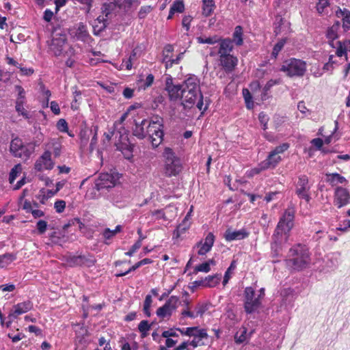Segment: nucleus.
<instances>
[{
	"label": "nucleus",
	"instance_id": "nucleus-31",
	"mask_svg": "<svg viewBox=\"0 0 350 350\" xmlns=\"http://www.w3.org/2000/svg\"><path fill=\"white\" fill-rule=\"evenodd\" d=\"M215 8L213 0H202V15L209 16L213 12Z\"/></svg>",
	"mask_w": 350,
	"mask_h": 350
},
{
	"label": "nucleus",
	"instance_id": "nucleus-41",
	"mask_svg": "<svg viewBox=\"0 0 350 350\" xmlns=\"http://www.w3.org/2000/svg\"><path fill=\"white\" fill-rule=\"evenodd\" d=\"M152 303V296L150 295H147L144 302L143 311L145 315L148 317H150L151 316L150 307Z\"/></svg>",
	"mask_w": 350,
	"mask_h": 350
},
{
	"label": "nucleus",
	"instance_id": "nucleus-53",
	"mask_svg": "<svg viewBox=\"0 0 350 350\" xmlns=\"http://www.w3.org/2000/svg\"><path fill=\"white\" fill-rule=\"evenodd\" d=\"M329 6L328 0H318L317 4V10L319 13L322 14L325 12V9Z\"/></svg>",
	"mask_w": 350,
	"mask_h": 350
},
{
	"label": "nucleus",
	"instance_id": "nucleus-56",
	"mask_svg": "<svg viewBox=\"0 0 350 350\" xmlns=\"http://www.w3.org/2000/svg\"><path fill=\"white\" fill-rule=\"evenodd\" d=\"M126 116L127 113H125L120 117V118L118 121H116L114 122L113 127L115 128L116 130L122 131L123 129H125L123 126V122L126 120Z\"/></svg>",
	"mask_w": 350,
	"mask_h": 350
},
{
	"label": "nucleus",
	"instance_id": "nucleus-13",
	"mask_svg": "<svg viewBox=\"0 0 350 350\" xmlns=\"http://www.w3.org/2000/svg\"><path fill=\"white\" fill-rule=\"evenodd\" d=\"M179 298L177 296L172 295L165 301L163 306L159 307L157 311V316L162 319H169L173 312L176 310L178 307Z\"/></svg>",
	"mask_w": 350,
	"mask_h": 350
},
{
	"label": "nucleus",
	"instance_id": "nucleus-43",
	"mask_svg": "<svg viewBox=\"0 0 350 350\" xmlns=\"http://www.w3.org/2000/svg\"><path fill=\"white\" fill-rule=\"evenodd\" d=\"M57 130L62 133H66L69 136L72 137L73 135L68 132V125L65 119H59L56 124Z\"/></svg>",
	"mask_w": 350,
	"mask_h": 350
},
{
	"label": "nucleus",
	"instance_id": "nucleus-29",
	"mask_svg": "<svg viewBox=\"0 0 350 350\" xmlns=\"http://www.w3.org/2000/svg\"><path fill=\"white\" fill-rule=\"evenodd\" d=\"M326 181L332 186H336L338 184H347V179L338 173L326 174Z\"/></svg>",
	"mask_w": 350,
	"mask_h": 350
},
{
	"label": "nucleus",
	"instance_id": "nucleus-44",
	"mask_svg": "<svg viewBox=\"0 0 350 350\" xmlns=\"http://www.w3.org/2000/svg\"><path fill=\"white\" fill-rule=\"evenodd\" d=\"M22 171V166L21 164H17L11 170L9 175V181L10 183L16 180V177Z\"/></svg>",
	"mask_w": 350,
	"mask_h": 350
},
{
	"label": "nucleus",
	"instance_id": "nucleus-1",
	"mask_svg": "<svg viewBox=\"0 0 350 350\" xmlns=\"http://www.w3.org/2000/svg\"><path fill=\"white\" fill-rule=\"evenodd\" d=\"M163 119L155 117L151 120H143L140 123H135L133 135L139 139L148 137L153 148L158 147L163 140Z\"/></svg>",
	"mask_w": 350,
	"mask_h": 350
},
{
	"label": "nucleus",
	"instance_id": "nucleus-23",
	"mask_svg": "<svg viewBox=\"0 0 350 350\" xmlns=\"http://www.w3.org/2000/svg\"><path fill=\"white\" fill-rule=\"evenodd\" d=\"M249 232L246 229L242 228L238 230H232L228 228L226 230L224 237L227 241L242 240L249 236Z\"/></svg>",
	"mask_w": 350,
	"mask_h": 350
},
{
	"label": "nucleus",
	"instance_id": "nucleus-64",
	"mask_svg": "<svg viewBox=\"0 0 350 350\" xmlns=\"http://www.w3.org/2000/svg\"><path fill=\"white\" fill-rule=\"evenodd\" d=\"M190 346L189 340L184 341L174 350H193V348L191 349L189 348Z\"/></svg>",
	"mask_w": 350,
	"mask_h": 350
},
{
	"label": "nucleus",
	"instance_id": "nucleus-2",
	"mask_svg": "<svg viewBox=\"0 0 350 350\" xmlns=\"http://www.w3.org/2000/svg\"><path fill=\"white\" fill-rule=\"evenodd\" d=\"M233 48L231 39L224 38L219 42V47L217 52L218 65L226 74L232 73L238 65L237 57L231 53Z\"/></svg>",
	"mask_w": 350,
	"mask_h": 350
},
{
	"label": "nucleus",
	"instance_id": "nucleus-9",
	"mask_svg": "<svg viewBox=\"0 0 350 350\" xmlns=\"http://www.w3.org/2000/svg\"><path fill=\"white\" fill-rule=\"evenodd\" d=\"M338 27L333 25L327 31V38L329 40V45L333 48H336V55L338 57L345 55V59L347 60V51L350 48V40H345L343 42L334 40L338 38Z\"/></svg>",
	"mask_w": 350,
	"mask_h": 350
},
{
	"label": "nucleus",
	"instance_id": "nucleus-47",
	"mask_svg": "<svg viewBox=\"0 0 350 350\" xmlns=\"http://www.w3.org/2000/svg\"><path fill=\"white\" fill-rule=\"evenodd\" d=\"M285 242L284 241H276L274 239H273V242L271 243V250L272 254L273 256H279L280 255L281 252V244Z\"/></svg>",
	"mask_w": 350,
	"mask_h": 350
},
{
	"label": "nucleus",
	"instance_id": "nucleus-60",
	"mask_svg": "<svg viewBox=\"0 0 350 350\" xmlns=\"http://www.w3.org/2000/svg\"><path fill=\"white\" fill-rule=\"evenodd\" d=\"M334 55H330L329 56V60L327 63H325L323 65V70L325 72H332V70L334 69V66L333 65L332 59H334Z\"/></svg>",
	"mask_w": 350,
	"mask_h": 350
},
{
	"label": "nucleus",
	"instance_id": "nucleus-4",
	"mask_svg": "<svg viewBox=\"0 0 350 350\" xmlns=\"http://www.w3.org/2000/svg\"><path fill=\"white\" fill-rule=\"evenodd\" d=\"M294 211L291 209H286L280 218L273 234V239L276 240V241H286L288 234L294 225Z\"/></svg>",
	"mask_w": 350,
	"mask_h": 350
},
{
	"label": "nucleus",
	"instance_id": "nucleus-63",
	"mask_svg": "<svg viewBox=\"0 0 350 350\" xmlns=\"http://www.w3.org/2000/svg\"><path fill=\"white\" fill-rule=\"evenodd\" d=\"M349 228H350V220L345 219L342 221V225H340V226L336 228V230L347 232Z\"/></svg>",
	"mask_w": 350,
	"mask_h": 350
},
{
	"label": "nucleus",
	"instance_id": "nucleus-11",
	"mask_svg": "<svg viewBox=\"0 0 350 350\" xmlns=\"http://www.w3.org/2000/svg\"><path fill=\"white\" fill-rule=\"evenodd\" d=\"M312 184L310 183L306 175H300L295 183V194L299 199L309 202L311 200L310 189Z\"/></svg>",
	"mask_w": 350,
	"mask_h": 350
},
{
	"label": "nucleus",
	"instance_id": "nucleus-12",
	"mask_svg": "<svg viewBox=\"0 0 350 350\" xmlns=\"http://www.w3.org/2000/svg\"><path fill=\"white\" fill-rule=\"evenodd\" d=\"M28 143L24 144L18 137L14 138L10 145V151L14 157L27 159L31 156V149H29Z\"/></svg>",
	"mask_w": 350,
	"mask_h": 350
},
{
	"label": "nucleus",
	"instance_id": "nucleus-25",
	"mask_svg": "<svg viewBox=\"0 0 350 350\" xmlns=\"http://www.w3.org/2000/svg\"><path fill=\"white\" fill-rule=\"evenodd\" d=\"M66 47V39L63 37H59L52 40L50 49L55 56H59L63 54Z\"/></svg>",
	"mask_w": 350,
	"mask_h": 350
},
{
	"label": "nucleus",
	"instance_id": "nucleus-59",
	"mask_svg": "<svg viewBox=\"0 0 350 350\" xmlns=\"http://www.w3.org/2000/svg\"><path fill=\"white\" fill-rule=\"evenodd\" d=\"M342 17L344 26L349 27L350 26V12L346 9L340 11Z\"/></svg>",
	"mask_w": 350,
	"mask_h": 350
},
{
	"label": "nucleus",
	"instance_id": "nucleus-21",
	"mask_svg": "<svg viewBox=\"0 0 350 350\" xmlns=\"http://www.w3.org/2000/svg\"><path fill=\"white\" fill-rule=\"evenodd\" d=\"M201 93L200 81L195 75L188 77L182 84V92Z\"/></svg>",
	"mask_w": 350,
	"mask_h": 350
},
{
	"label": "nucleus",
	"instance_id": "nucleus-19",
	"mask_svg": "<svg viewBox=\"0 0 350 350\" xmlns=\"http://www.w3.org/2000/svg\"><path fill=\"white\" fill-rule=\"evenodd\" d=\"M115 178L109 173H102L98 178L95 180L94 187L98 190L103 189H109L115 186Z\"/></svg>",
	"mask_w": 350,
	"mask_h": 350
},
{
	"label": "nucleus",
	"instance_id": "nucleus-38",
	"mask_svg": "<svg viewBox=\"0 0 350 350\" xmlns=\"http://www.w3.org/2000/svg\"><path fill=\"white\" fill-rule=\"evenodd\" d=\"M25 102L16 101L15 109L19 115L27 120H29L31 118V115L25 109Z\"/></svg>",
	"mask_w": 350,
	"mask_h": 350
},
{
	"label": "nucleus",
	"instance_id": "nucleus-8",
	"mask_svg": "<svg viewBox=\"0 0 350 350\" xmlns=\"http://www.w3.org/2000/svg\"><path fill=\"white\" fill-rule=\"evenodd\" d=\"M139 5L137 0H107L102 7V12L107 17L116 13L118 9L126 10Z\"/></svg>",
	"mask_w": 350,
	"mask_h": 350
},
{
	"label": "nucleus",
	"instance_id": "nucleus-20",
	"mask_svg": "<svg viewBox=\"0 0 350 350\" xmlns=\"http://www.w3.org/2000/svg\"><path fill=\"white\" fill-rule=\"evenodd\" d=\"M281 161V157L278 154H274L271 156V152L269 153L267 158L262 161L258 167L252 170V173L257 174L260 173L262 170H267L269 168L275 167L278 163Z\"/></svg>",
	"mask_w": 350,
	"mask_h": 350
},
{
	"label": "nucleus",
	"instance_id": "nucleus-46",
	"mask_svg": "<svg viewBox=\"0 0 350 350\" xmlns=\"http://www.w3.org/2000/svg\"><path fill=\"white\" fill-rule=\"evenodd\" d=\"M286 43V39H281L279 40L273 46L272 53H271V57L274 59H276L278 53L282 49L284 44Z\"/></svg>",
	"mask_w": 350,
	"mask_h": 350
},
{
	"label": "nucleus",
	"instance_id": "nucleus-33",
	"mask_svg": "<svg viewBox=\"0 0 350 350\" xmlns=\"http://www.w3.org/2000/svg\"><path fill=\"white\" fill-rule=\"evenodd\" d=\"M196 39L198 42L200 44H215L217 43L219 46V42L223 40L218 36H213L210 37L200 36L198 37Z\"/></svg>",
	"mask_w": 350,
	"mask_h": 350
},
{
	"label": "nucleus",
	"instance_id": "nucleus-39",
	"mask_svg": "<svg viewBox=\"0 0 350 350\" xmlns=\"http://www.w3.org/2000/svg\"><path fill=\"white\" fill-rule=\"evenodd\" d=\"M49 148L53 149L55 157H59L61 154L62 145L58 139H51L48 144Z\"/></svg>",
	"mask_w": 350,
	"mask_h": 350
},
{
	"label": "nucleus",
	"instance_id": "nucleus-34",
	"mask_svg": "<svg viewBox=\"0 0 350 350\" xmlns=\"http://www.w3.org/2000/svg\"><path fill=\"white\" fill-rule=\"evenodd\" d=\"M88 259L85 256H73L68 258L67 262L72 266H81L88 262Z\"/></svg>",
	"mask_w": 350,
	"mask_h": 350
},
{
	"label": "nucleus",
	"instance_id": "nucleus-52",
	"mask_svg": "<svg viewBox=\"0 0 350 350\" xmlns=\"http://www.w3.org/2000/svg\"><path fill=\"white\" fill-rule=\"evenodd\" d=\"M170 9H172V12L181 13L184 11L185 6L183 1H176L173 3Z\"/></svg>",
	"mask_w": 350,
	"mask_h": 350
},
{
	"label": "nucleus",
	"instance_id": "nucleus-36",
	"mask_svg": "<svg viewBox=\"0 0 350 350\" xmlns=\"http://www.w3.org/2000/svg\"><path fill=\"white\" fill-rule=\"evenodd\" d=\"M16 258V255L11 253H6L0 255V268H4L7 267Z\"/></svg>",
	"mask_w": 350,
	"mask_h": 350
},
{
	"label": "nucleus",
	"instance_id": "nucleus-3",
	"mask_svg": "<svg viewBox=\"0 0 350 350\" xmlns=\"http://www.w3.org/2000/svg\"><path fill=\"white\" fill-rule=\"evenodd\" d=\"M286 263L295 270L305 269L310 261L308 247L306 245L297 244L288 252Z\"/></svg>",
	"mask_w": 350,
	"mask_h": 350
},
{
	"label": "nucleus",
	"instance_id": "nucleus-32",
	"mask_svg": "<svg viewBox=\"0 0 350 350\" xmlns=\"http://www.w3.org/2000/svg\"><path fill=\"white\" fill-rule=\"evenodd\" d=\"M249 339L247 328L243 327L240 328L234 335V340L237 344H241Z\"/></svg>",
	"mask_w": 350,
	"mask_h": 350
},
{
	"label": "nucleus",
	"instance_id": "nucleus-6",
	"mask_svg": "<svg viewBox=\"0 0 350 350\" xmlns=\"http://www.w3.org/2000/svg\"><path fill=\"white\" fill-rule=\"evenodd\" d=\"M105 136L107 139H110L113 136L118 139L115 142L117 150L121 151L126 158L129 159L132 156L133 148L130 144L128 138V131L126 129L123 131L116 130L113 127V130L109 133H105Z\"/></svg>",
	"mask_w": 350,
	"mask_h": 350
},
{
	"label": "nucleus",
	"instance_id": "nucleus-57",
	"mask_svg": "<svg viewBox=\"0 0 350 350\" xmlns=\"http://www.w3.org/2000/svg\"><path fill=\"white\" fill-rule=\"evenodd\" d=\"M211 270L210 262H203L196 267L195 271L196 272H204L208 273Z\"/></svg>",
	"mask_w": 350,
	"mask_h": 350
},
{
	"label": "nucleus",
	"instance_id": "nucleus-24",
	"mask_svg": "<svg viewBox=\"0 0 350 350\" xmlns=\"http://www.w3.org/2000/svg\"><path fill=\"white\" fill-rule=\"evenodd\" d=\"M165 85V90L168 92L170 100H176L182 96V85L174 84L172 78L167 79Z\"/></svg>",
	"mask_w": 350,
	"mask_h": 350
},
{
	"label": "nucleus",
	"instance_id": "nucleus-37",
	"mask_svg": "<svg viewBox=\"0 0 350 350\" xmlns=\"http://www.w3.org/2000/svg\"><path fill=\"white\" fill-rule=\"evenodd\" d=\"M190 223L182 221L173 232V239H178L189 228Z\"/></svg>",
	"mask_w": 350,
	"mask_h": 350
},
{
	"label": "nucleus",
	"instance_id": "nucleus-7",
	"mask_svg": "<svg viewBox=\"0 0 350 350\" xmlns=\"http://www.w3.org/2000/svg\"><path fill=\"white\" fill-rule=\"evenodd\" d=\"M280 70L290 77H303L306 71V63L299 59L290 58L283 62Z\"/></svg>",
	"mask_w": 350,
	"mask_h": 350
},
{
	"label": "nucleus",
	"instance_id": "nucleus-50",
	"mask_svg": "<svg viewBox=\"0 0 350 350\" xmlns=\"http://www.w3.org/2000/svg\"><path fill=\"white\" fill-rule=\"evenodd\" d=\"M243 94L244 96L247 108L250 109L253 108L254 103H253V101L252 100V96H251L249 90L247 89H243Z\"/></svg>",
	"mask_w": 350,
	"mask_h": 350
},
{
	"label": "nucleus",
	"instance_id": "nucleus-49",
	"mask_svg": "<svg viewBox=\"0 0 350 350\" xmlns=\"http://www.w3.org/2000/svg\"><path fill=\"white\" fill-rule=\"evenodd\" d=\"M281 83H282V79H280V78L275 79H270L269 81H268L267 82V83L264 86V88H263V92L265 94L269 90H270V89L273 86H274L275 85H279V84H281Z\"/></svg>",
	"mask_w": 350,
	"mask_h": 350
},
{
	"label": "nucleus",
	"instance_id": "nucleus-26",
	"mask_svg": "<svg viewBox=\"0 0 350 350\" xmlns=\"http://www.w3.org/2000/svg\"><path fill=\"white\" fill-rule=\"evenodd\" d=\"M32 308V304L29 301L18 303L14 306L12 311L8 315V319L16 318L18 315L29 311Z\"/></svg>",
	"mask_w": 350,
	"mask_h": 350
},
{
	"label": "nucleus",
	"instance_id": "nucleus-62",
	"mask_svg": "<svg viewBox=\"0 0 350 350\" xmlns=\"http://www.w3.org/2000/svg\"><path fill=\"white\" fill-rule=\"evenodd\" d=\"M142 243L140 241H136L131 247V249L125 253L126 256H132L133 254L141 247Z\"/></svg>",
	"mask_w": 350,
	"mask_h": 350
},
{
	"label": "nucleus",
	"instance_id": "nucleus-16",
	"mask_svg": "<svg viewBox=\"0 0 350 350\" xmlns=\"http://www.w3.org/2000/svg\"><path fill=\"white\" fill-rule=\"evenodd\" d=\"M189 337H193L191 340H189L191 347L195 349L199 346L204 345V339H208V334L206 329L200 328L199 327H191V331Z\"/></svg>",
	"mask_w": 350,
	"mask_h": 350
},
{
	"label": "nucleus",
	"instance_id": "nucleus-5",
	"mask_svg": "<svg viewBox=\"0 0 350 350\" xmlns=\"http://www.w3.org/2000/svg\"><path fill=\"white\" fill-rule=\"evenodd\" d=\"M164 158V174L167 177L178 175L183 170V163L180 159L176 156L170 148H165L163 152Z\"/></svg>",
	"mask_w": 350,
	"mask_h": 350
},
{
	"label": "nucleus",
	"instance_id": "nucleus-51",
	"mask_svg": "<svg viewBox=\"0 0 350 350\" xmlns=\"http://www.w3.org/2000/svg\"><path fill=\"white\" fill-rule=\"evenodd\" d=\"M258 120L261 124L262 129L264 131H266L268 128L267 124H268V122L269 120L268 116L266 113H265L264 112H260L258 114Z\"/></svg>",
	"mask_w": 350,
	"mask_h": 350
},
{
	"label": "nucleus",
	"instance_id": "nucleus-30",
	"mask_svg": "<svg viewBox=\"0 0 350 350\" xmlns=\"http://www.w3.org/2000/svg\"><path fill=\"white\" fill-rule=\"evenodd\" d=\"M154 77L152 74H148L145 79L140 78L137 81L138 89L139 90H145L150 87L154 82Z\"/></svg>",
	"mask_w": 350,
	"mask_h": 350
},
{
	"label": "nucleus",
	"instance_id": "nucleus-48",
	"mask_svg": "<svg viewBox=\"0 0 350 350\" xmlns=\"http://www.w3.org/2000/svg\"><path fill=\"white\" fill-rule=\"evenodd\" d=\"M42 142V135L36 136L31 142L28 143L29 149H31V155L34 152L35 148L39 146Z\"/></svg>",
	"mask_w": 350,
	"mask_h": 350
},
{
	"label": "nucleus",
	"instance_id": "nucleus-14",
	"mask_svg": "<svg viewBox=\"0 0 350 350\" xmlns=\"http://www.w3.org/2000/svg\"><path fill=\"white\" fill-rule=\"evenodd\" d=\"M181 98H183V105L185 108H191L196 104L197 108L200 111H204L207 109V106H204L203 96L202 93H193V92H182Z\"/></svg>",
	"mask_w": 350,
	"mask_h": 350
},
{
	"label": "nucleus",
	"instance_id": "nucleus-18",
	"mask_svg": "<svg viewBox=\"0 0 350 350\" xmlns=\"http://www.w3.org/2000/svg\"><path fill=\"white\" fill-rule=\"evenodd\" d=\"M350 203L349 191L342 187H337L334 191V204L340 208Z\"/></svg>",
	"mask_w": 350,
	"mask_h": 350
},
{
	"label": "nucleus",
	"instance_id": "nucleus-61",
	"mask_svg": "<svg viewBox=\"0 0 350 350\" xmlns=\"http://www.w3.org/2000/svg\"><path fill=\"white\" fill-rule=\"evenodd\" d=\"M66 207V202L64 200H57L55 202L54 208L57 213H62Z\"/></svg>",
	"mask_w": 350,
	"mask_h": 350
},
{
	"label": "nucleus",
	"instance_id": "nucleus-40",
	"mask_svg": "<svg viewBox=\"0 0 350 350\" xmlns=\"http://www.w3.org/2000/svg\"><path fill=\"white\" fill-rule=\"evenodd\" d=\"M150 328L151 325L146 320L142 321L138 325V329L142 337H146L148 335V332Z\"/></svg>",
	"mask_w": 350,
	"mask_h": 350
},
{
	"label": "nucleus",
	"instance_id": "nucleus-42",
	"mask_svg": "<svg viewBox=\"0 0 350 350\" xmlns=\"http://www.w3.org/2000/svg\"><path fill=\"white\" fill-rule=\"evenodd\" d=\"M236 269V261L233 260L230 263L229 267L227 269V270L225 272L224 280H223V285L225 286L229 281L230 278H231V275Z\"/></svg>",
	"mask_w": 350,
	"mask_h": 350
},
{
	"label": "nucleus",
	"instance_id": "nucleus-28",
	"mask_svg": "<svg viewBox=\"0 0 350 350\" xmlns=\"http://www.w3.org/2000/svg\"><path fill=\"white\" fill-rule=\"evenodd\" d=\"M221 280V275L215 274L213 275H208L202 280H196L194 282L195 286H204L205 287H215L217 285Z\"/></svg>",
	"mask_w": 350,
	"mask_h": 350
},
{
	"label": "nucleus",
	"instance_id": "nucleus-35",
	"mask_svg": "<svg viewBox=\"0 0 350 350\" xmlns=\"http://www.w3.org/2000/svg\"><path fill=\"white\" fill-rule=\"evenodd\" d=\"M232 44L234 43L237 46H241L243 43V29L241 26L238 25L234 28L232 34Z\"/></svg>",
	"mask_w": 350,
	"mask_h": 350
},
{
	"label": "nucleus",
	"instance_id": "nucleus-10",
	"mask_svg": "<svg viewBox=\"0 0 350 350\" xmlns=\"http://www.w3.org/2000/svg\"><path fill=\"white\" fill-rule=\"evenodd\" d=\"M244 298V309L246 313L252 314L260 308V295L256 297V292L252 287L248 286L245 288Z\"/></svg>",
	"mask_w": 350,
	"mask_h": 350
},
{
	"label": "nucleus",
	"instance_id": "nucleus-54",
	"mask_svg": "<svg viewBox=\"0 0 350 350\" xmlns=\"http://www.w3.org/2000/svg\"><path fill=\"white\" fill-rule=\"evenodd\" d=\"M289 148V144L288 143H283L282 144L275 147V148L271 151V156L274 154H278L280 153H283Z\"/></svg>",
	"mask_w": 350,
	"mask_h": 350
},
{
	"label": "nucleus",
	"instance_id": "nucleus-22",
	"mask_svg": "<svg viewBox=\"0 0 350 350\" xmlns=\"http://www.w3.org/2000/svg\"><path fill=\"white\" fill-rule=\"evenodd\" d=\"M215 242V237L212 232H209L205 237L204 241L197 243L196 247L199 248L198 254L200 256L205 255L212 248Z\"/></svg>",
	"mask_w": 350,
	"mask_h": 350
},
{
	"label": "nucleus",
	"instance_id": "nucleus-27",
	"mask_svg": "<svg viewBox=\"0 0 350 350\" xmlns=\"http://www.w3.org/2000/svg\"><path fill=\"white\" fill-rule=\"evenodd\" d=\"M111 15H109L107 17L102 12V15L97 17L94 21L92 27L94 33L98 35L100 32L105 29L107 25V21L111 18Z\"/></svg>",
	"mask_w": 350,
	"mask_h": 350
},
{
	"label": "nucleus",
	"instance_id": "nucleus-17",
	"mask_svg": "<svg viewBox=\"0 0 350 350\" xmlns=\"http://www.w3.org/2000/svg\"><path fill=\"white\" fill-rule=\"evenodd\" d=\"M54 167V162L51 159V152L45 150L43 154L36 160L34 168L36 171L50 170Z\"/></svg>",
	"mask_w": 350,
	"mask_h": 350
},
{
	"label": "nucleus",
	"instance_id": "nucleus-58",
	"mask_svg": "<svg viewBox=\"0 0 350 350\" xmlns=\"http://www.w3.org/2000/svg\"><path fill=\"white\" fill-rule=\"evenodd\" d=\"M47 222L44 220H39L36 224V228L38 234H44L47 228Z\"/></svg>",
	"mask_w": 350,
	"mask_h": 350
},
{
	"label": "nucleus",
	"instance_id": "nucleus-15",
	"mask_svg": "<svg viewBox=\"0 0 350 350\" xmlns=\"http://www.w3.org/2000/svg\"><path fill=\"white\" fill-rule=\"evenodd\" d=\"M69 33L75 40L84 43L90 44L92 40L88 32L87 25L83 23L75 24L70 29Z\"/></svg>",
	"mask_w": 350,
	"mask_h": 350
},
{
	"label": "nucleus",
	"instance_id": "nucleus-45",
	"mask_svg": "<svg viewBox=\"0 0 350 350\" xmlns=\"http://www.w3.org/2000/svg\"><path fill=\"white\" fill-rule=\"evenodd\" d=\"M122 226L120 225L116 226V228L113 230L109 228H106L103 232V237L106 239H110L117 233L120 232L122 230Z\"/></svg>",
	"mask_w": 350,
	"mask_h": 350
},
{
	"label": "nucleus",
	"instance_id": "nucleus-55",
	"mask_svg": "<svg viewBox=\"0 0 350 350\" xmlns=\"http://www.w3.org/2000/svg\"><path fill=\"white\" fill-rule=\"evenodd\" d=\"M15 90L18 92V96L16 101L25 102V92L21 85H16Z\"/></svg>",
	"mask_w": 350,
	"mask_h": 350
}]
</instances>
